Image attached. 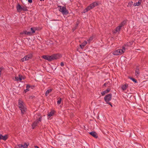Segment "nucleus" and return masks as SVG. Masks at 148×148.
<instances>
[{
	"instance_id": "obj_1",
	"label": "nucleus",
	"mask_w": 148,
	"mask_h": 148,
	"mask_svg": "<svg viewBox=\"0 0 148 148\" xmlns=\"http://www.w3.org/2000/svg\"><path fill=\"white\" fill-rule=\"evenodd\" d=\"M18 106L21 110V114H25L27 110L26 106L25 103L22 100H19L18 101Z\"/></svg>"
},
{
	"instance_id": "obj_2",
	"label": "nucleus",
	"mask_w": 148,
	"mask_h": 148,
	"mask_svg": "<svg viewBox=\"0 0 148 148\" xmlns=\"http://www.w3.org/2000/svg\"><path fill=\"white\" fill-rule=\"evenodd\" d=\"M35 117L37 119L33 123L32 125V129H34L39 124L40 122L41 121V116L39 113L36 114L35 115Z\"/></svg>"
},
{
	"instance_id": "obj_3",
	"label": "nucleus",
	"mask_w": 148,
	"mask_h": 148,
	"mask_svg": "<svg viewBox=\"0 0 148 148\" xmlns=\"http://www.w3.org/2000/svg\"><path fill=\"white\" fill-rule=\"evenodd\" d=\"M99 3L97 2H95L90 4L84 10L83 12L85 13L97 6Z\"/></svg>"
},
{
	"instance_id": "obj_4",
	"label": "nucleus",
	"mask_w": 148,
	"mask_h": 148,
	"mask_svg": "<svg viewBox=\"0 0 148 148\" xmlns=\"http://www.w3.org/2000/svg\"><path fill=\"white\" fill-rule=\"evenodd\" d=\"M58 8L60 12H61L63 14L66 15L69 13V12L66 9L65 6H58Z\"/></svg>"
},
{
	"instance_id": "obj_5",
	"label": "nucleus",
	"mask_w": 148,
	"mask_h": 148,
	"mask_svg": "<svg viewBox=\"0 0 148 148\" xmlns=\"http://www.w3.org/2000/svg\"><path fill=\"white\" fill-rule=\"evenodd\" d=\"M123 53V51L121 50V49H118L112 52V54L114 55H121Z\"/></svg>"
},
{
	"instance_id": "obj_6",
	"label": "nucleus",
	"mask_w": 148,
	"mask_h": 148,
	"mask_svg": "<svg viewBox=\"0 0 148 148\" xmlns=\"http://www.w3.org/2000/svg\"><path fill=\"white\" fill-rule=\"evenodd\" d=\"M61 57L60 54H56L50 56L51 61L53 60L57 59Z\"/></svg>"
},
{
	"instance_id": "obj_7",
	"label": "nucleus",
	"mask_w": 148,
	"mask_h": 148,
	"mask_svg": "<svg viewBox=\"0 0 148 148\" xmlns=\"http://www.w3.org/2000/svg\"><path fill=\"white\" fill-rule=\"evenodd\" d=\"M32 57V55L29 54L25 56L23 58L21 59V61L23 62L25 61L28 60Z\"/></svg>"
},
{
	"instance_id": "obj_8",
	"label": "nucleus",
	"mask_w": 148,
	"mask_h": 148,
	"mask_svg": "<svg viewBox=\"0 0 148 148\" xmlns=\"http://www.w3.org/2000/svg\"><path fill=\"white\" fill-rule=\"evenodd\" d=\"M112 94H109L106 95L104 97V99L106 103H108L111 100Z\"/></svg>"
},
{
	"instance_id": "obj_9",
	"label": "nucleus",
	"mask_w": 148,
	"mask_h": 148,
	"mask_svg": "<svg viewBox=\"0 0 148 148\" xmlns=\"http://www.w3.org/2000/svg\"><path fill=\"white\" fill-rule=\"evenodd\" d=\"M129 46V43L125 44L122 47V49L121 50L123 51V53L125 51V50L127 49L128 47Z\"/></svg>"
},
{
	"instance_id": "obj_10",
	"label": "nucleus",
	"mask_w": 148,
	"mask_h": 148,
	"mask_svg": "<svg viewBox=\"0 0 148 148\" xmlns=\"http://www.w3.org/2000/svg\"><path fill=\"white\" fill-rule=\"evenodd\" d=\"M28 145L25 143L23 145L22 144H19L18 145V148H27Z\"/></svg>"
},
{
	"instance_id": "obj_11",
	"label": "nucleus",
	"mask_w": 148,
	"mask_h": 148,
	"mask_svg": "<svg viewBox=\"0 0 148 148\" xmlns=\"http://www.w3.org/2000/svg\"><path fill=\"white\" fill-rule=\"evenodd\" d=\"M89 134L91 136L96 138H97L98 137L97 133L95 132L92 131L91 132H90Z\"/></svg>"
},
{
	"instance_id": "obj_12",
	"label": "nucleus",
	"mask_w": 148,
	"mask_h": 148,
	"mask_svg": "<svg viewBox=\"0 0 148 148\" xmlns=\"http://www.w3.org/2000/svg\"><path fill=\"white\" fill-rule=\"evenodd\" d=\"M128 87V85L127 83L125 84L124 85H122L121 86V89L123 91L126 90Z\"/></svg>"
},
{
	"instance_id": "obj_13",
	"label": "nucleus",
	"mask_w": 148,
	"mask_h": 148,
	"mask_svg": "<svg viewBox=\"0 0 148 148\" xmlns=\"http://www.w3.org/2000/svg\"><path fill=\"white\" fill-rule=\"evenodd\" d=\"M135 73V75L136 76V77H138L139 75V70L138 67V66L136 67Z\"/></svg>"
},
{
	"instance_id": "obj_14",
	"label": "nucleus",
	"mask_w": 148,
	"mask_h": 148,
	"mask_svg": "<svg viewBox=\"0 0 148 148\" xmlns=\"http://www.w3.org/2000/svg\"><path fill=\"white\" fill-rule=\"evenodd\" d=\"M16 9L18 12H21L22 11V6H21L19 4H18L16 6Z\"/></svg>"
},
{
	"instance_id": "obj_15",
	"label": "nucleus",
	"mask_w": 148,
	"mask_h": 148,
	"mask_svg": "<svg viewBox=\"0 0 148 148\" xmlns=\"http://www.w3.org/2000/svg\"><path fill=\"white\" fill-rule=\"evenodd\" d=\"M42 57L43 58L48 61H51L50 56L44 55Z\"/></svg>"
},
{
	"instance_id": "obj_16",
	"label": "nucleus",
	"mask_w": 148,
	"mask_h": 148,
	"mask_svg": "<svg viewBox=\"0 0 148 148\" xmlns=\"http://www.w3.org/2000/svg\"><path fill=\"white\" fill-rule=\"evenodd\" d=\"M142 1V0H139L138 2L134 3L133 4V5L135 6L140 5L141 4Z\"/></svg>"
},
{
	"instance_id": "obj_17",
	"label": "nucleus",
	"mask_w": 148,
	"mask_h": 148,
	"mask_svg": "<svg viewBox=\"0 0 148 148\" xmlns=\"http://www.w3.org/2000/svg\"><path fill=\"white\" fill-rule=\"evenodd\" d=\"M110 88H108L106 90L103 92H101L102 95L103 96L106 94L108 93L110 91Z\"/></svg>"
},
{
	"instance_id": "obj_18",
	"label": "nucleus",
	"mask_w": 148,
	"mask_h": 148,
	"mask_svg": "<svg viewBox=\"0 0 148 148\" xmlns=\"http://www.w3.org/2000/svg\"><path fill=\"white\" fill-rule=\"evenodd\" d=\"M88 43L86 41H84V42L81 45H80V46L81 48L83 49L84 47L86 45V44Z\"/></svg>"
},
{
	"instance_id": "obj_19",
	"label": "nucleus",
	"mask_w": 148,
	"mask_h": 148,
	"mask_svg": "<svg viewBox=\"0 0 148 148\" xmlns=\"http://www.w3.org/2000/svg\"><path fill=\"white\" fill-rule=\"evenodd\" d=\"M121 27H120L119 26L117 27L116 29L114 31V33H116L117 32H119L120 29H121Z\"/></svg>"
},
{
	"instance_id": "obj_20",
	"label": "nucleus",
	"mask_w": 148,
	"mask_h": 148,
	"mask_svg": "<svg viewBox=\"0 0 148 148\" xmlns=\"http://www.w3.org/2000/svg\"><path fill=\"white\" fill-rule=\"evenodd\" d=\"M54 112L53 111H51L49 113L48 116V119L50 118L51 116H53L54 114Z\"/></svg>"
},
{
	"instance_id": "obj_21",
	"label": "nucleus",
	"mask_w": 148,
	"mask_h": 148,
	"mask_svg": "<svg viewBox=\"0 0 148 148\" xmlns=\"http://www.w3.org/2000/svg\"><path fill=\"white\" fill-rule=\"evenodd\" d=\"M36 30V27H32L31 28V30L32 31V34L34 33L35 32Z\"/></svg>"
},
{
	"instance_id": "obj_22",
	"label": "nucleus",
	"mask_w": 148,
	"mask_h": 148,
	"mask_svg": "<svg viewBox=\"0 0 148 148\" xmlns=\"http://www.w3.org/2000/svg\"><path fill=\"white\" fill-rule=\"evenodd\" d=\"M29 88H30V86L28 85H27L26 86V89L25 90H24V92H25V93H26L28 91H29Z\"/></svg>"
},
{
	"instance_id": "obj_23",
	"label": "nucleus",
	"mask_w": 148,
	"mask_h": 148,
	"mask_svg": "<svg viewBox=\"0 0 148 148\" xmlns=\"http://www.w3.org/2000/svg\"><path fill=\"white\" fill-rule=\"evenodd\" d=\"M126 23V21H124L121 23V24L119 25V26L121 27L125 24Z\"/></svg>"
},
{
	"instance_id": "obj_24",
	"label": "nucleus",
	"mask_w": 148,
	"mask_h": 148,
	"mask_svg": "<svg viewBox=\"0 0 148 148\" xmlns=\"http://www.w3.org/2000/svg\"><path fill=\"white\" fill-rule=\"evenodd\" d=\"M52 90L51 89H48L46 91V92L45 95L46 96H47L49 94V93Z\"/></svg>"
},
{
	"instance_id": "obj_25",
	"label": "nucleus",
	"mask_w": 148,
	"mask_h": 148,
	"mask_svg": "<svg viewBox=\"0 0 148 148\" xmlns=\"http://www.w3.org/2000/svg\"><path fill=\"white\" fill-rule=\"evenodd\" d=\"M22 10L23 11H27V7L25 6H22Z\"/></svg>"
},
{
	"instance_id": "obj_26",
	"label": "nucleus",
	"mask_w": 148,
	"mask_h": 148,
	"mask_svg": "<svg viewBox=\"0 0 148 148\" xmlns=\"http://www.w3.org/2000/svg\"><path fill=\"white\" fill-rule=\"evenodd\" d=\"M93 39V37L92 36H91L87 40V43H89L90 42L92 41Z\"/></svg>"
},
{
	"instance_id": "obj_27",
	"label": "nucleus",
	"mask_w": 148,
	"mask_h": 148,
	"mask_svg": "<svg viewBox=\"0 0 148 148\" xmlns=\"http://www.w3.org/2000/svg\"><path fill=\"white\" fill-rule=\"evenodd\" d=\"M110 85V83L109 82H106L104 84L103 86H109Z\"/></svg>"
},
{
	"instance_id": "obj_28",
	"label": "nucleus",
	"mask_w": 148,
	"mask_h": 148,
	"mask_svg": "<svg viewBox=\"0 0 148 148\" xmlns=\"http://www.w3.org/2000/svg\"><path fill=\"white\" fill-rule=\"evenodd\" d=\"M129 78L135 83H136L137 82V81L134 78L132 77H130Z\"/></svg>"
},
{
	"instance_id": "obj_29",
	"label": "nucleus",
	"mask_w": 148,
	"mask_h": 148,
	"mask_svg": "<svg viewBox=\"0 0 148 148\" xmlns=\"http://www.w3.org/2000/svg\"><path fill=\"white\" fill-rule=\"evenodd\" d=\"M27 31H23V32H21L20 33V34H25L27 35Z\"/></svg>"
},
{
	"instance_id": "obj_30",
	"label": "nucleus",
	"mask_w": 148,
	"mask_h": 148,
	"mask_svg": "<svg viewBox=\"0 0 148 148\" xmlns=\"http://www.w3.org/2000/svg\"><path fill=\"white\" fill-rule=\"evenodd\" d=\"M23 79L22 76L20 75H19V81L21 82V80Z\"/></svg>"
},
{
	"instance_id": "obj_31",
	"label": "nucleus",
	"mask_w": 148,
	"mask_h": 148,
	"mask_svg": "<svg viewBox=\"0 0 148 148\" xmlns=\"http://www.w3.org/2000/svg\"><path fill=\"white\" fill-rule=\"evenodd\" d=\"M61 98H60L57 101V104H60L61 103Z\"/></svg>"
},
{
	"instance_id": "obj_32",
	"label": "nucleus",
	"mask_w": 148,
	"mask_h": 148,
	"mask_svg": "<svg viewBox=\"0 0 148 148\" xmlns=\"http://www.w3.org/2000/svg\"><path fill=\"white\" fill-rule=\"evenodd\" d=\"M133 43L134 42L132 41L130 42H129L127 43H129V46H130L132 45L133 44Z\"/></svg>"
},
{
	"instance_id": "obj_33",
	"label": "nucleus",
	"mask_w": 148,
	"mask_h": 148,
	"mask_svg": "<svg viewBox=\"0 0 148 148\" xmlns=\"http://www.w3.org/2000/svg\"><path fill=\"white\" fill-rule=\"evenodd\" d=\"M27 35L31 36L32 35V33L30 32H27Z\"/></svg>"
},
{
	"instance_id": "obj_34",
	"label": "nucleus",
	"mask_w": 148,
	"mask_h": 148,
	"mask_svg": "<svg viewBox=\"0 0 148 148\" xmlns=\"http://www.w3.org/2000/svg\"><path fill=\"white\" fill-rule=\"evenodd\" d=\"M15 80L17 81H19V77H15Z\"/></svg>"
},
{
	"instance_id": "obj_35",
	"label": "nucleus",
	"mask_w": 148,
	"mask_h": 148,
	"mask_svg": "<svg viewBox=\"0 0 148 148\" xmlns=\"http://www.w3.org/2000/svg\"><path fill=\"white\" fill-rule=\"evenodd\" d=\"M28 2L29 3H32V0H28Z\"/></svg>"
},
{
	"instance_id": "obj_36",
	"label": "nucleus",
	"mask_w": 148,
	"mask_h": 148,
	"mask_svg": "<svg viewBox=\"0 0 148 148\" xmlns=\"http://www.w3.org/2000/svg\"><path fill=\"white\" fill-rule=\"evenodd\" d=\"M60 65L62 66H64V63L62 62L60 64Z\"/></svg>"
},
{
	"instance_id": "obj_37",
	"label": "nucleus",
	"mask_w": 148,
	"mask_h": 148,
	"mask_svg": "<svg viewBox=\"0 0 148 148\" xmlns=\"http://www.w3.org/2000/svg\"><path fill=\"white\" fill-rule=\"evenodd\" d=\"M108 103L109 105H110L112 107V106L111 104V103L110 102H109L108 103Z\"/></svg>"
},
{
	"instance_id": "obj_38",
	"label": "nucleus",
	"mask_w": 148,
	"mask_h": 148,
	"mask_svg": "<svg viewBox=\"0 0 148 148\" xmlns=\"http://www.w3.org/2000/svg\"><path fill=\"white\" fill-rule=\"evenodd\" d=\"M108 103L109 105H110L112 107V106L111 104V103L110 102H109L108 103Z\"/></svg>"
},
{
	"instance_id": "obj_39",
	"label": "nucleus",
	"mask_w": 148,
	"mask_h": 148,
	"mask_svg": "<svg viewBox=\"0 0 148 148\" xmlns=\"http://www.w3.org/2000/svg\"><path fill=\"white\" fill-rule=\"evenodd\" d=\"M35 148H39V147L38 146H35Z\"/></svg>"
},
{
	"instance_id": "obj_40",
	"label": "nucleus",
	"mask_w": 148,
	"mask_h": 148,
	"mask_svg": "<svg viewBox=\"0 0 148 148\" xmlns=\"http://www.w3.org/2000/svg\"><path fill=\"white\" fill-rule=\"evenodd\" d=\"M44 0H40V1H44Z\"/></svg>"
}]
</instances>
